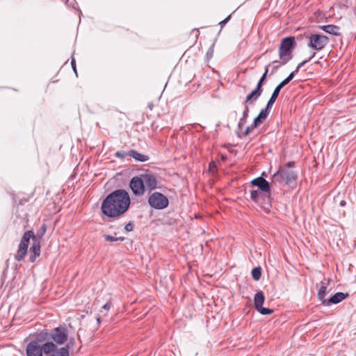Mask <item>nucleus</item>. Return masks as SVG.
I'll return each instance as SVG.
<instances>
[{
	"label": "nucleus",
	"mask_w": 356,
	"mask_h": 356,
	"mask_svg": "<svg viewBox=\"0 0 356 356\" xmlns=\"http://www.w3.org/2000/svg\"><path fill=\"white\" fill-rule=\"evenodd\" d=\"M274 103L268 101L266 106L261 109L257 117L254 119L253 127H259L267 118Z\"/></svg>",
	"instance_id": "9b49d317"
},
{
	"label": "nucleus",
	"mask_w": 356,
	"mask_h": 356,
	"mask_svg": "<svg viewBox=\"0 0 356 356\" xmlns=\"http://www.w3.org/2000/svg\"><path fill=\"white\" fill-rule=\"evenodd\" d=\"M279 63H280V62H279L278 60H274V61L273 62V63H277V65H275V66L273 67V72H275V71H276V70L278 69V67H280Z\"/></svg>",
	"instance_id": "4c0bfd02"
},
{
	"label": "nucleus",
	"mask_w": 356,
	"mask_h": 356,
	"mask_svg": "<svg viewBox=\"0 0 356 356\" xmlns=\"http://www.w3.org/2000/svg\"><path fill=\"white\" fill-rule=\"evenodd\" d=\"M272 182L273 183H284V176L282 175V172H281V167L280 169L273 174V180Z\"/></svg>",
	"instance_id": "b1692460"
},
{
	"label": "nucleus",
	"mask_w": 356,
	"mask_h": 356,
	"mask_svg": "<svg viewBox=\"0 0 356 356\" xmlns=\"http://www.w3.org/2000/svg\"><path fill=\"white\" fill-rule=\"evenodd\" d=\"M48 355L49 356H69V351L67 350V348H57V346L55 344V348L50 353V355Z\"/></svg>",
	"instance_id": "412c9836"
},
{
	"label": "nucleus",
	"mask_w": 356,
	"mask_h": 356,
	"mask_svg": "<svg viewBox=\"0 0 356 356\" xmlns=\"http://www.w3.org/2000/svg\"><path fill=\"white\" fill-rule=\"evenodd\" d=\"M36 339L39 341H50L51 332H48L47 331H42L38 334Z\"/></svg>",
	"instance_id": "5701e85b"
},
{
	"label": "nucleus",
	"mask_w": 356,
	"mask_h": 356,
	"mask_svg": "<svg viewBox=\"0 0 356 356\" xmlns=\"http://www.w3.org/2000/svg\"><path fill=\"white\" fill-rule=\"evenodd\" d=\"M296 46L294 37L290 36L282 40L279 47V56L281 64L285 65L292 59V51Z\"/></svg>",
	"instance_id": "f03ea898"
},
{
	"label": "nucleus",
	"mask_w": 356,
	"mask_h": 356,
	"mask_svg": "<svg viewBox=\"0 0 356 356\" xmlns=\"http://www.w3.org/2000/svg\"><path fill=\"white\" fill-rule=\"evenodd\" d=\"M212 168H216V165L213 162L209 163V168L211 170H212Z\"/></svg>",
	"instance_id": "ea45409f"
},
{
	"label": "nucleus",
	"mask_w": 356,
	"mask_h": 356,
	"mask_svg": "<svg viewBox=\"0 0 356 356\" xmlns=\"http://www.w3.org/2000/svg\"><path fill=\"white\" fill-rule=\"evenodd\" d=\"M31 254L29 260L31 262H34L35 259L40 256V242L36 239L33 241L32 246L31 247Z\"/></svg>",
	"instance_id": "dca6fc26"
},
{
	"label": "nucleus",
	"mask_w": 356,
	"mask_h": 356,
	"mask_svg": "<svg viewBox=\"0 0 356 356\" xmlns=\"http://www.w3.org/2000/svg\"><path fill=\"white\" fill-rule=\"evenodd\" d=\"M254 102L255 101L246 102V99H245V101L243 102L244 110H243V115L240 118L241 121H244L245 122L246 120V119L248 117V114H249V111H250L248 104H253L254 103Z\"/></svg>",
	"instance_id": "4be33fe9"
},
{
	"label": "nucleus",
	"mask_w": 356,
	"mask_h": 356,
	"mask_svg": "<svg viewBox=\"0 0 356 356\" xmlns=\"http://www.w3.org/2000/svg\"><path fill=\"white\" fill-rule=\"evenodd\" d=\"M265 298L262 291H258L254 298V307L257 309L261 307L264 302Z\"/></svg>",
	"instance_id": "aec40b11"
},
{
	"label": "nucleus",
	"mask_w": 356,
	"mask_h": 356,
	"mask_svg": "<svg viewBox=\"0 0 356 356\" xmlns=\"http://www.w3.org/2000/svg\"><path fill=\"white\" fill-rule=\"evenodd\" d=\"M339 204L341 207H344L346 204V202L345 200H341Z\"/></svg>",
	"instance_id": "79ce46f5"
},
{
	"label": "nucleus",
	"mask_w": 356,
	"mask_h": 356,
	"mask_svg": "<svg viewBox=\"0 0 356 356\" xmlns=\"http://www.w3.org/2000/svg\"><path fill=\"white\" fill-rule=\"evenodd\" d=\"M134 229V225L132 222H128L125 227H124V229L127 231V232H131Z\"/></svg>",
	"instance_id": "72a5a7b5"
},
{
	"label": "nucleus",
	"mask_w": 356,
	"mask_h": 356,
	"mask_svg": "<svg viewBox=\"0 0 356 356\" xmlns=\"http://www.w3.org/2000/svg\"><path fill=\"white\" fill-rule=\"evenodd\" d=\"M244 124V121H241V120H239V122L238 124V128H241Z\"/></svg>",
	"instance_id": "58836bf2"
},
{
	"label": "nucleus",
	"mask_w": 356,
	"mask_h": 356,
	"mask_svg": "<svg viewBox=\"0 0 356 356\" xmlns=\"http://www.w3.org/2000/svg\"><path fill=\"white\" fill-rule=\"evenodd\" d=\"M212 54H213V49H210L208 52H207V56H212Z\"/></svg>",
	"instance_id": "a19ab883"
},
{
	"label": "nucleus",
	"mask_w": 356,
	"mask_h": 356,
	"mask_svg": "<svg viewBox=\"0 0 356 356\" xmlns=\"http://www.w3.org/2000/svg\"><path fill=\"white\" fill-rule=\"evenodd\" d=\"M97 321L99 323H100V316L97 317Z\"/></svg>",
	"instance_id": "c03bdc74"
},
{
	"label": "nucleus",
	"mask_w": 356,
	"mask_h": 356,
	"mask_svg": "<svg viewBox=\"0 0 356 356\" xmlns=\"http://www.w3.org/2000/svg\"><path fill=\"white\" fill-rule=\"evenodd\" d=\"M42 234H43L45 232V231H46V226H45V225H42Z\"/></svg>",
	"instance_id": "37998d69"
},
{
	"label": "nucleus",
	"mask_w": 356,
	"mask_h": 356,
	"mask_svg": "<svg viewBox=\"0 0 356 356\" xmlns=\"http://www.w3.org/2000/svg\"><path fill=\"white\" fill-rule=\"evenodd\" d=\"M316 55V52H313L312 56L307 60L301 62L300 63L298 64V65L297 66L296 69L295 70V71L292 72L291 73H293V76H295V74L296 73L298 72L299 70L302 67L304 66L307 63H308L309 61H310Z\"/></svg>",
	"instance_id": "a878e982"
},
{
	"label": "nucleus",
	"mask_w": 356,
	"mask_h": 356,
	"mask_svg": "<svg viewBox=\"0 0 356 356\" xmlns=\"http://www.w3.org/2000/svg\"><path fill=\"white\" fill-rule=\"evenodd\" d=\"M329 282L330 280L327 281V284H325L323 282H321V286L317 293L318 299L321 302L322 305H323V301L327 300L325 298V297L327 294V285L329 284Z\"/></svg>",
	"instance_id": "a211bd4d"
},
{
	"label": "nucleus",
	"mask_w": 356,
	"mask_h": 356,
	"mask_svg": "<svg viewBox=\"0 0 356 356\" xmlns=\"http://www.w3.org/2000/svg\"><path fill=\"white\" fill-rule=\"evenodd\" d=\"M257 310L261 314L263 315H267V314H270L273 312V309H268V308H266V307H263V306H261V307H259L258 309H257Z\"/></svg>",
	"instance_id": "c85d7f7f"
},
{
	"label": "nucleus",
	"mask_w": 356,
	"mask_h": 356,
	"mask_svg": "<svg viewBox=\"0 0 356 356\" xmlns=\"http://www.w3.org/2000/svg\"><path fill=\"white\" fill-rule=\"evenodd\" d=\"M30 238H33V241L35 240L34 232L31 230L25 232L21 238L17 252L15 256V260L21 261L24 259L27 253Z\"/></svg>",
	"instance_id": "20e7f679"
},
{
	"label": "nucleus",
	"mask_w": 356,
	"mask_h": 356,
	"mask_svg": "<svg viewBox=\"0 0 356 356\" xmlns=\"http://www.w3.org/2000/svg\"><path fill=\"white\" fill-rule=\"evenodd\" d=\"M307 46L316 51H321L329 43V38L323 34H311L308 36Z\"/></svg>",
	"instance_id": "39448f33"
},
{
	"label": "nucleus",
	"mask_w": 356,
	"mask_h": 356,
	"mask_svg": "<svg viewBox=\"0 0 356 356\" xmlns=\"http://www.w3.org/2000/svg\"><path fill=\"white\" fill-rule=\"evenodd\" d=\"M129 186L136 196L143 195L145 193V187L140 175L131 178Z\"/></svg>",
	"instance_id": "1a4fd4ad"
},
{
	"label": "nucleus",
	"mask_w": 356,
	"mask_h": 356,
	"mask_svg": "<svg viewBox=\"0 0 356 356\" xmlns=\"http://www.w3.org/2000/svg\"><path fill=\"white\" fill-rule=\"evenodd\" d=\"M295 163L293 161H289L287 162L285 165L284 167H285V168H292L293 167Z\"/></svg>",
	"instance_id": "c9c22d12"
},
{
	"label": "nucleus",
	"mask_w": 356,
	"mask_h": 356,
	"mask_svg": "<svg viewBox=\"0 0 356 356\" xmlns=\"http://www.w3.org/2000/svg\"><path fill=\"white\" fill-rule=\"evenodd\" d=\"M250 184L254 186H257L258 188L270 199V184L262 177H259L251 181Z\"/></svg>",
	"instance_id": "9d476101"
},
{
	"label": "nucleus",
	"mask_w": 356,
	"mask_h": 356,
	"mask_svg": "<svg viewBox=\"0 0 356 356\" xmlns=\"http://www.w3.org/2000/svg\"><path fill=\"white\" fill-rule=\"evenodd\" d=\"M67 329L65 327H57L51 332V340H53L58 345L65 343L67 340Z\"/></svg>",
	"instance_id": "6e6552de"
},
{
	"label": "nucleus",
	"mask_w": 356,
	"mask_h": 356,
	"mask_svg": "<svg viewBox=\"0 0 356 356\" xmlns=\"http://www.w3.org/2000/svg\"><path fill=\"white\" fill-rule=\"evenodd\" d=\"M131 200L129 193L124 189H118L104 200L102 204V211L108 217H118L124 213L130 205Z\"/></svg>",
	"instance_id": "f257e3e1"
},
{
	"label": "nucleus",
	"mask_w": 356,
	"mask_h": 356,
	"mask_svg": "<svg viewBox=\"0 0 356 356\" xmlns=\"http://www.w3.org/2000/svg\"><path fill=\"white\" fill-rule=\"evenodd\" d=\"M71 65H72V68H73L74 72L76 74H77V72H76V63H75V60H74V58H72V59Z\"/></svg>",
	"instance_id": "e433bc0d"
},
{
	"label": "nucleus",
	"mask_w": 356,
	"mask_h": 356,
	"mask_svg": "<svg viewBox=\"0 0 356 356\" xmlns=\"http://www.w3.org/2000/svg\"><path fill=\"white\" fill-rule=\"evenodd\" d=\"M145 187L149 191L157 188L158 181L156 177L151 173L141 174Z\"/></svg>",
	"instance_id": "f8f14e48"
},
{
	"label": "nucleus",
	"mask_w": 356,
	"mask_h": 356,
	"mask_svg": "<svg viewBox=\"0 0 356 356\" xmlns=\"http://www.w3.org/2000/svg\"><path fill=\"white\" fill-rule=\"evenodd\" d=\"M268 72V65L266 66L265 72L259 80L256 88L246 96V102L257 101V99L261 95L264 89L263 85L266 80Z\"/></svg>",
	"instance_id": "0eeeda50"
},
{
	"label": "nucleus",
	"mask_w": 356,
	"mask_h": 356,
	"mask_svg": "<svg viewBox=\"0 0 356 356\" xmlns=\"http://www.w3.org/2000/svg\"><path fill=\"white\" fill-rule=\"evenodd\" d=\"M320 28L324 31L325 32L334 35H340V27L336 25L329 24L324 25L320 26Z\"/></svg>",
	"instance_id": "f3484780"
},
{
	"label": "nucleus",
	"mask_w": 356,
	"mask_h": 356,
	"mask_svg": "<svg viewBox=\"0 0 356 356\" xmlns=\"http://www.w3.org/2000/svg\"><path fill=\"white\" fill-rule=\"evenodd\" d=\"M261 196V193L259 191H251L250 198L252 201L258 202L259 197Z\"/></svg>",
	"instance_id": "cd10ccee"
},
{
	"label": "nucleus",
	"mask_w": 356,
	"mask_h": 356,
	"mask_svg": "<svg viewBox=\"0 0 356 356\" xmlns=\"http://www.w3.org/2000/svg\"><path fill=\"white\" fill-rule=\"evenodd\" d=\"M257 127H253V123H252L250 126H248V127L245 129V131L243 132V135L244 136H248V135L250 133V131H251L252 129H255V128H257Z\"/></svg>",
	"instance_id": "7c9ffc66"
},
{
	"label": "nucleus",
	"mask_w": 356,
	"mask_h": 356,
	"mask_svg": "<svg viewBox=\"0 0 356 356\" xmlns=\"http://www.w3.org/2000/svg\"><path fill=\"white\" fill-rule=\"evenodd\" d=\"M252 276L255 281H258L261 277V268L260 266L255 267L252 270Z\"/></svg>",
	"instance_id": "393cba45"
},
{
	"label": "nucleus",
	"mask_w": 356,
	"mask_h": 356,
	"mask_svg": "<svg viewBox=\"0 0 356 356\" xmlns=\"http://www.w3.org/2000/svg\"><path fill=\"white\" fill-rule=\"evenodd\" d=\"M281 172H282L284 183L286 185L292 186L296 184L297 175L293 170L286 169L285 167H281Z\"/></svg>",
	"instance_id": "4468645a"
},
{
	"label": "nucleus",
	"mask_w": 356,
	"mask_h": 356,
	"mask_svg": "<svg viewBox=\"0 0 356 356\" xmlns=\"http://www.w3.org/2000/svg\"><path fill=\"white\" fill-rule=\"evenodd\" d=\"M104 237L106 241L109 242L123 241L124 240V237L123 236L115 237L108 234L104 235Z\"/></svg>",
	"instance_id": "bb28decb"
},
{
	"label": "nucleus",
	"mask_w": 356,
	"mask_h": 356,
	"mask_svg": "<svg viewBox=\"0 0 356 356\" xmlns=\"http://www.w3.org/2000/svg\"><path fill=\"white\" fill-rule=\"evenodd\" d=\"M349 294L348 293L337 292L330 298L323 301V305L330 306L331 305H335L341 302L342 300L348 298Z\"/></svg>",
	"instance_id": "2eb2a0df"
},
{
	"label": "nucleus",
	"mask_w": 356,
	"mask_h": 356,
	"mask_svg": "<svg viewBox=\"0 0 356 356\" xmlns=\"http://www.w3.org/2000/svg\"><path fill=\"white\" fill-rule=\"evenodd\" d=\"M115 156L120 159H124L126 156H129V152L118 151L115 153Z\"/></svg>",
	"instance_id": "c756f323"
},
{
	"label": "nucleus",
	"mask_w": 356,
	"mask_h": 356,
	"mask_svg": "<svg viewBox=\"0 0 356 356\" xmlns=\"http://www.w3.org/2000/svg\"><path fill=\"white\" fill-rule=\"evenodd\" d=\"M111 307V303L110 302H107L106 303H105V304L104 305V306L102 307V308H103L104 309H105V310H107V311H108V310H109V309H110Z\"/></svg>",
	"instance_id": "f704fd0d"
},
{
	"label": "nucleus",
	"mask_w": 356,
	"mask_h": 356,
	"mask_svg": "<svg viewBox=\"0 0 356 356\" xmlns=\"http://www.w3.org/2000/svg\"><path fill=\"white\" fill-rule=\"evenodd\" d=\"M129 156L134 158L135 160L141 162L147 161L149 159L148 156L140 154L136 150L129 151Z\"/></svg>",
	"instance_id": "6ab92c4d"
},
{
	"label": "nucleus",
	"mask_w": 356,
	"mask_h": 356,
	"mask_svg": "<svg viewBox=\"0 0 356 356\" xmlns=\"http://www.w3.org/2000/svg\"><path fill=\"white\" fill-rule=\"evenodd\" d=\"M74 343H75L74 339H70V341L67 343V345L64 348H67V350L69 351V349L73 347Z\"/></svg>",
	"instance_id": "2f4dec72"
},
{
	"label": "nucleus",
	"mask_w": 356,
	"mask_h": 356,
	"mask_svg": "<svg viewBox=\"0 0 356 356\" xmlns=\"http://www.w3.org/2000/svg\"><path fill=\"white\" fill-rule=\"evenodd\" d=\"M148 204L149 206L157 210H161L168 206V198L159 192H154L148 197Z\"/></svg>",
	"instance_id": "423d86ee"
},
{
	"label": "nucleus",
	"mask_w": 356,
	"mask_h": 356,
	"mask_svg": "<svg viewBox=\"0 0 356 356\" xmlns=\"http://www.w3.org/2000/svg\"><path fill=\"white\" fill-rule=\"evenodd\" d=\"M231 18V15H229V16H227L225 19H223L222 21H221L219 24L220 26V28L222 29L224 27V26L229 22V20Z\"/></svg>",
	"instance_id": "473e14b6"
},
{
	"label": "nucleus",
	"mask_w": 356,
	"mask_h": 356,
	"mask_svg": "<svg viewBox=\"0 0 356 356\" xmlns=\"http://www.w3.org/2000/svg\"><path fill=\"white\" fill-rule=\"evenodd\" d=\"M54 348L52 341L45 342L42 346L37 341H31L27 345L26 353L27 356H42V353L50 355Z\"/></svg>",
	"instance_id": "7ed1b4c3"
},
{
	"label": "nucleus",
	"mask_w": 356,
	"mask_h": 356,
	"mask_svg": "<svg viewBox=\"0 0 356 356\" xmlns=\"http://www.w3.org/2000/svg\"><path fill=\"white\" fill-rule=\"evenodd\" d=\"M293 79V73H290L289 75L285 79H284L275 87L274 91L271 95L270 98L269 99V101H270L273 103H275L280 92V90H282V88L284 87L286 85H287Z\"/></svg>",
	"instance_id": "ddd939ff"
}]
</instances>
